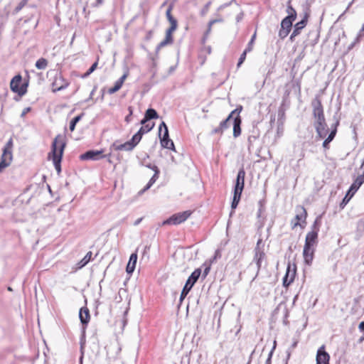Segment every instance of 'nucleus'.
Wrapping results in <instances>:
<instances>
[{
    "mask_svg": "<svg viewBox=\"0 0 364 364\" xmlns=\"http://www.w3.org/2000/svg\"><path fill=\"white\" fill-rule=\"evenodd\" d=\"M312 107L313 114L315 119L314 126L316 129L317 135L319 138H324L328 133V129L321 101L318 99H316L312 102Z\"/></svg>",
    "mask_w": 364,
    "mask_h": 364,
    "instance_id": "f257e3e1",
    "label": "nucleus"
},
{
    "mask_svg": "<svg viewBox=\"0 0 364 364\" xmlns=\"http://www.w3.org/2000/svg\"><path fill=\"white\" fill-rule=\"evenodd\" d=\"M65 146V142L64 137L62 135H58L52 143V150L50 154V157L52 158L55 168L58 173L61 171L60 161Z\"/></svg>",
    "mask_w": 364,
    "mask_h": 364,
    "instance_id": "f03ea898",
    "label": "nucleus"
},
{
    "mask_svg": "<svg viewBox=\"0 0 364 364\" xmlns=\"http://www.w3.org/2000/svg\"><path fill=\"white\" fill-rule=\"evenodd\" d=\"M13 146H14L13 139H12V138H10L3 149V153H2V155L1 157V161H0V173L2 171V170L4 168L8 167L12 161Z\"/></svg>",
    "mask_w": 364,
    "mask_h": 364,
    "instance_id": "7ed1b4c3",
    "label": "nucleus"
},
{
    "mask_svg": "<svg viewBox=\"0 0 364 364\" xmlns=\"http://www.w3.org/2000/svg\"><path fill=\"white\" fill-rule=\"evenodd\" d=\"M320 217L316 218L311 226V231L307 233L305 239L306 246L315 247L318 242V232L320 227Z\"/></svg>",
    "mask_w": 364,
    "mask_h": 364,
    "instance_id": "20e7f679",
    "label": "nucleus"
},
{
    "mask_svg": "<svg viewBox=\"0 0 364 364\" xmlns=\"http://www.w3.org/2000/svg\"><path fill=\"white\" fill-rule=\"evenodd\" d=\"M201 274V269L198 268L195 269L192 274L190 275L188 279H187L185 286L181 291L180 296V300L183 301V299L186 296L188 292L191 291L195 283L198 279L200 275Z\"/></svg>",
    "mask_w": 364,
    "mask_h": 364,
    "instance_id": "39448f33",
    "label": "nucleus"
},
{
    "mask_svg": "<svg viewBox=\"0 0 364 364\" xmlns=\"http://www.w3.org/2000/svg\"><path fill=\"white\" fill-rule=\"evenodd\" d=\"M22 77L21 75H16L14 76L11 82H10V88L11 90L17 93L20 96H23L26 93L27 91V83H24L20 86V84L21 82Z\"/></svg>",
    "mask_w": 364,
    "mask_h": 364,
    "instance_id": "423d86ee",
    "label": "nucleus"
},
{
    "mask_svg": "<svg viewBox=\"0 0 364 364\" xmlns=\"http://www.w3.org/2000/svg\"><path fill=\"white\" fill-rule=\"evenodd\" d=\"M191 211H184L173 215L171 217L162 223L163 225H178L186 221L191 215Z\"/></svg>",
    "mask_w": 364,
    "mask_h": 364,
    "instance_id": "0eeeda50",
    "label": "nucleus"
},
{
    "mask_svg": "<svg viewBox=\"0 0 364 364\" xmlns=\"http://www.w3.org/2000/svg\"><path fill=\"white\" fill-rule=\"evenodd\" d=\"M296 265L289 264L287 267L286 274L283 278V286L288 287L293 282L296 275Z\"/></svg>",
    "mask_w": 364,
    "mask_h": 364,
    "instance_id": "6e6552de",
    "label": "nucleus"
},
{
    "mask_svg": "<svg viewBox=\"0 0 364 364\" xmlns=\"http://www.w3.org/2000/svg\"><path fill=\"white\" fill-rule=\"evenodd\" d=\"M139 144V142H136L133 141V137L130 141H128L124 144H119L118 141H114L111 148L114 149L116 151H129L134 149V148Z\"/></svg>",
    "mask_w": 364,
    "mask_h": 364,
    "instance_id": "1a4fd4ad",
    "label": "nucleus"
},
{
    "mask_svg": "<svg viewBox=\"0 0 364 364\" xmlns=\"http://www.w3.org/2000/svg\"><path fill=\"white\" fill-rule=\"evenodd\" d=\"M254 252L255 255L252 259V262H255L256 264L257 272L253 279H255L258 276L260 269L262 267V262L265 258V253L261 248H257V250H255Z\"/></svg>",
    "mask_w": 364,
    "mask_h": 364,
    "instance_id": "9d476101",
    "label": "nucleus"
},
{
    "mask_svg": "<svg viewBox=\"0 0 364 364\" xmlns=\"http://www.w3.org/2000/svg\"><path fill=\"white\" fill-rule=\"evenodd\" d=\"M103 151L102 150H90L80 156L81 160H92L96 161L103 158Z\"/></svg>",
    "mask_w": 364,
    "mask_h": 364,
    "instance_id": "9b49d317",
    "label": "nucleus"
},
{
    "mask_svg": "<svg viewBox=\"0 0 364 364\" xmlns=\"http://www.w3.org/2000/svg\"><path fill=\"white\" fill-rule=\"evenodd\" d=\"M146 166L148 167L149 168L152 169L154 171V174L151 178L146 186L139 192V195L143 194L146 191L149 189L151 187V186L156 182V179L159 178V170L156 166L148 164Z\"/></svg>",
    "mask_w": 364,
    "mask_h": 364,
    "instance_id": "f8f14e48",
    "label": "nucleus"
},
{
    "mask_svg": "<svg viewBox=\"0 0 364 364\" xmlns=\"http://www.w3.org/2000/svg\"><path fill=\"white\" fill-rule=\"evenodd\" d=\"M296 215L294 218L295 222L292 220V228H296L299 225L300 220H305L307 216L306 210V209L302 206H297L296 208Z\"/></svg>",
    "mask_w": 364,
    "mask_h": 364,
    "instance_id": "ddd939ff",
    "label": "nucleus"
},
{
    "mask_svg": "<svg viewBox=\"0 0 364 364\" xmlns=\"http://www.w3.org/2000/svg\"><path fill=\"white\" fill-rule=\"evenodd\" d=\"M245 171L243 168L239 170L236 178L234 191L242 193L245 185Z\"/></svg>",
    "mask_w": 364,
    "mask_h": 364,
    "instance_id": "4468645a",
    "label": "nucleus"
},
{
    "mask_svg": "<svg viewBox=\"0 0 364 364\" xmlns=\"http://www.w3.org/2000/svg\"><path fill=\"white\" fill-rule=\"evenodd\" d=\"M308 15L305 14L303 19L294 25V31L290 36V40L294 41V38L297 36L301 31L306 26L307 23Z\"/></svg>",
    "mask_w": 364,
    "mask_h": 364,
    "instance_id": "2eb2a0df",
    "label": "nucleus"
},
{
    "mask_svg": "<svg viewBox=\"0 0 364 364\" xmlns=\"http://www.w3.org/2000/svg\"><path fill=\"white\" fill-rule=\"evenodd\" d=\"M159 137L162 147L175 151L174 144L173 141L169 139L168 127H166L163 136L161 137L160 135Z\"/></svg>",
    "mask_w": 364,
    "mask_h": 364,
    "instance_id": "dca6fc26",
    "label": "nucleus"
},
{
    "mask_svg": "<svg viewBox=\"0 0 364 364\" xmlns=\"http://www.w3.org/2000/svg\"><path fill=\"white\" fill-rule=\"evenodd\" d=\"M330 356L324 350V346H321L316 354V364H328Z\"/></svg>",
    "mask_w": 364,
    "mask_h": 364,
    "instance_id": "f3484780",
    "label": "nucleus"
},
{
    "mask_svg": "<svg viewBox=\"0 0 364 364\" xmlns=\"http://www.w3.org/2000/svg\"><path fill=\"white\" fill-rule=\"evenodd\" d=\"M154 127V123H148L144 126H142L139 130L133 136V141L136 142H139L141 139L142 136L150 132L153 127Z\"/></svg>",
    "mask_w": 364,
    "mask_h": 364,
    "instance_id": "a211bd4d",
    "label": "nucleus"
},
{
    "mask_svg": "<svg viewBox=\"0 0 364 364\" xmlns=\"http://www.w3.org/2000/svg\"><path fill=\"white\" fill-rule=\"evenodd\" d=\"M241 109H242V107H240V109L238 108V111L236 113L237 115L234 116V117H233V136L235 138L239 136L241 134V128H240L241 119L239 116V114H240Z\"/></svg>",
    "mask_w": 364,
    "mask_h": 364,
    "instance_id": "6ab92c4d",
    "label": "nucleus"
},
{
    "mask_svg": "<svg viewBox=\"0 0 364 364\" xmlns=\"http://www.w3.org/2000/svg\"><path fill=\"white\" fill-rule=\"evenodd\" d=\"M314 247L306 246L304 247L303 256L305 262L308 265H311L314 259Z\"/></svg>",
    "mask_w": 364,
    "mask_h": 364,
    "instance_id": "aec40b11",
    "label": "nucleus"
},
{
    "mask_svg": "<svg viewBox=\"0 0 364 364\" xmlns=\"http://www.w3.org/2000/svg\"><path fill=\"white\" fill-rule=\"evenodd\" d=\"M364 183V174L361 173L357 176L353 184L350 187V192L355 193L361 185Z\"/></svg>",
    "mask_w": 364,
    "mask_h": 364,
    "instance_id": "412c9836",
    "label": "nucleus"
},
{
    "mask_svg": "<svg viewBox=\"0 0 364 364\" xmlns=\"http://www.w3.org/2000/svg\"><path fill=\"white\" fill-rule=\"evenodd\" d=\"M79 317L83 325H87L90 318L89 309L86 307L81 308L79 312Z\"/></svg>",
    "mask_w": 364,
    "mask_h": 364,
    "instance_id": "4be33fe9",
    "label": "nucleus"
},
{
    "mask_svg": "<svg viewBox=\"0 0 364 364\" xmlns=\"http://www.w3.org/2000/svg\"><path fill=\"white\" fill-rule=\"evenodd\" d=\"M136 261H137V254L132 253L130 255L129 262L127 265L126 270L128 274H132L134 271Z\"/></svg>",
    "mask_w": 364,
    "mask_h": 364,
    "instance_id": "5701e85b",
    "label": "nucleus"
},
{
    "mask_svg": "<svg viewBox=\"0 0 364 364\" xmlns=\"http://www.w3.org/2000/svg\"><path fill=\"white\" fill-rule=\"evenodd\" d=\"M286 12L287 13V16H286V18H289L291 20H294L296 19V12L295 11V9L291 6V1H288L287 2V10H286Z\"/></svg>",
    "mask_w": 364,
    "mask_h": 364,
    "instance_id": "b1692460",
    "label": "nucleus"
},
{
    "mask_svg": "<svg viewBox=\"0 0 364 364\" xmlns=\"http://www.w3.org/2000/svg\"><path fill=\"white\" fill-rule=\"evenodd\" d=\"M238 111V108H236L235 109H234L233 111H232L230 112V114H229V116L227 117V119H225V120L222 121L220 124V129H226L228 127V123L230 121V119L234 117V116L236 114V113Z\"/></svg>",
    "mask_w": 364,
    "mask_h": 364,
    "instance_id": "393cba45",
    "label": "nucleus"
},
{
    "mask_svg": "<svg viewBox=\"0 0 364 364\" xmlns=\"http://www.w3.org/2000/svg\"><path fill=\"white\" fill-rule=\"evenodd\" d=\"M294 21L285 17L281 22V28L290 31Z\"/></svg>",
    "mask_w": 364,
    "mask_h": 364,
    "instance_id": "a878e982",
    "label": "nucleus"
},
{
    "mask_svg": "<svg viewBox=\"0 0 364 364\" xmlns=\"http://www.w3.org/2000/svg\"><path fill=\"white\" fill-rule=\"evenodd\" d=\"M145 117H146V119L150 120L152 119H157L159 115L155 109L149 108L146 110Z\"/></svg>",
    "mask_w": 364,
    "mask_h": 364,
    "instance_id": "bb28decb",
    "label": "nucleus"
},
{
    "mask_svg": "<svg viewBox=\"0 0 364 364\" xmlns=\"http://www.w3.org/2000/svg\"><path fill=\"white\" fill-rule=\"evenodd\" d=\"M242 193L234 191L233 199L231 204L232 209H235L240 200Z\"/></svg>",
    "mask_w": 364,
    "mask_h": 364,
    "instance_id": "cd10ccee",
    "label": "nucleus"
},
{
    "mask_svg": "<svg viewBox=\"0 0 364 364\" xmlns=\"http://www.w3.org/2000/svg\"><path fill=\"white\" fill-rule=\"evenodd\" d=\"M354 194L355 193H353V192H350L349 189L347 193L346 194L345 197L343 198V200L341 201L340 207L341 208H343L347 205V203L349 202V200L353 196Z\"/></svg>",
    "mask_w": 364,
    "mask_h": 364,
    "instance_id": "c85d7f7f",
    "label": "nucleus"
},
{
    "mask_svg": "<svg viewBox=\"0 0 364 364\" xmlns=\"http://www.w3.org/2000/svg\"><path fill=\"white\" fill-rule=\"evenodd\" d=\"M91 257H92V252H88L85 255V256L78 263L79 267L81 268V267H83L84 266H85L90 262Z\"/></svg>",
    "mask_w": 364,
    "mask_h": 364,
    "instance_id": "c756f323",
    "label": "nucleus"
},
{
    "mask_svg": "<svg viewBox=\"0 0 364 364\" xmlns=\"http://www.w3.org/2000/svg\"><path fill=\"white\" fill-rule=\"evenodd\" d=\"M48 65V61L45 58H40L36 63V67L39 70H44Z\"/></svg>",
    "mask_w": 364,
    "mask_h": 364,
    "instance_id": "7c9ffc66",
    "label": "nucleus"
},
{
    "mask_svg": "<svg viewBox=\"0 0 364 364\" xmlns=\"http://www.w3.org/2000/svg\"><path fill=\"white\" fill-rule=\"evenodd\" d=\"M84 115L83 113L76 116L74 117L70 123V130L71 132L74 131L76 124L82 119V116Z\"/></svg>",
    "mask_w": 364,
    "mask_h": 364,
    "instance_id": "2f4dec72",
    "label": "nucleus"
},
{
    "mask_svg": "<svg viewBox=\"0 0 364 364\" xmlns=\"http://www.w3.org/2000/svg\"><path fill=\"white\" fill-rule=\"evenodd\" d=\"M97 67V62L94 63L88 70L82 75V77H88L92 72L95 70Z\"/></svg>",
    "mask_w": 364,
    "mask_h": 364,
    "instance_id": "473e14b6",
    "label": "nucleus"
},
{
    "mask_svg": "<svg viewBox=\"0 0 364 364\" xmlns=\"http://www.w3.org/2000/svg\"><path fill=\"white\" fill-rule=\"evenodd\" d=\"M122 85L119 82L116 81L114 87L109 88V90H108V92L109 94H113V93L117 92L122 87Z\"/></svg>",
    "mask_w": 364,
    "mask_h": 364,
    "instance_id": "72a5a7b5",
    "label": "nucleus"
},
{
    "mask_svg": "<svg viewBox=\"0 0 364 364\" xmlns=\"http://www.w3.org/2000/svg\"><path fill=\"white\" fill-rule=\"evenodd\" d=\"M255 38H256V33H255L253 34V36H252L250 42L248 43L247 46L245 48L246 51H249V52L252 51V50L253 48V44H254V41L255 40Z\"/></svg>",
    "mask_w": 364,
    "mask_h": 364,
    "instance_id": "f704fd0d",
    "label": "nucleus"
},
{
    "mask_svg": "<svg viewBox=\"0 0 364 364\" xmlns=\"http://www.w3.org/2000/svg\"><path fill=\"white\" fill-rule=\"evenodd\" d=\"M358 231L360 232V235L364 234V219H361L358 222L357 224Z\"/></svg>",
    "mask_w": 364,
    "mask_h": 364,
    "instance_id": "c9c22d12",
    "label": "nucleus"
},
{
    "mask_svg": "<svg viewBox=\"0 0 364 364\" xmlns=\"http://www.w3.org/2000/svg\"><path fill=\"white\" fill-rule=\"evenodd\" d=\"M247 53H249V51H246V50H245L243 53L241 54L237 63V67H240L243 63L246 58V55Z\"/></svg>",
    "mask_w": 364,
    "mask_h": 364,
    "instance_id": "e433bc0d",
    "label": "nucleus"
},
{
    "mask_svg": "<svg viewBox=\"0 0 364 364\" xmlns=\"http://www.w3.org/2000/svg\"><path fill=\"white\" fill-rule=\"evenodd\" d=\"M289 33V30L284 29V28H281V29L279 31V36L282 39H284V38H286L288 36Z\"/></svg>",
    "mask_w": 364,
    "mask_h": 364,
    "instance_id": "4c0bfd02",
    "label": "nucleus"
},
{
    "mask_svg": "<svg viewBox=\"0 0 364 364\" xmlns=\"http://www.w3.org/2000/svg\"><path fill=\"white\" fill-rule=\"evenodd\" d=\"M27 4V0H22L19 4L16 7L14 11L15 13H18V11H20L23 7L24 6Z\"/></svg>",
    "mask_w": 364,
    "mask_h": 364,
    "instance_id": "58836bf2",
    "label": "nucleus"
},
{
    "mask_svg": "<svg viewBox=\"0 0 364 364\" xmlns=\"http://www.w3.org/2000/svg\"><path fill=\"white\" fill-rule=\"evenodd\" d=\"M338 124V122H337L335 125H334V127L333 129H332L331 133L329 134L328 136L332 138L333 139H334L336 134V132H337V126Z\"/></svg>",
    "mask_w": 364,
    "mask_h": 364,
    "instance_id": "ea45409f",
    "label": "nucleus"
},
{
    "mask_svg": "<svg viewBox=\"0 0 364 364\" xmlns=\"http://www.w3.org/2000/svg\"><path fill=\"white\" fill-rule=\"evenodd\" d=\"M168 44H171V43H170V42H168V41H166V40H165V39H164V40H163V41H161V42L158 45V46L156 47V52H159V50L161 48H163V47H164V46H167V45H168Z\"/></svg>",
    "mask_w": 364,
    "mask_h": 364,
    "instance_id": "a19ab883",
    "label": "nucleus"
},
{
    "mask_svg": "<svg viewBox=\"0 0 364 364\" xmlns=\"http://www.w3.org/2000/svg\"><path fill=\"white\" fill-rule=\"evenodd\" d=\"M168 44H171V43H170V42H168V41H166V40H165V39H164V40H163V41H161V42L158 45V46L156 47V52H159V50L161 48H163V47H164V46H167V45H168Z\"/></svg>",
    "mask_w": 364,
    "mask_h": 364,
    "instance_id": "79ce46f5",
    "label": "nucleus"
},
{
    "mask_svg": "<svg viewBox=\"0 0 364 364\" xmlns=\"http://www.w3.org/2000/svg\"><path fill=\"white\" fill-rule=\"evenodd\" d=\"M217 21H218V20H216V19H215V20H211V21H209V23H208V29H207V31L205 32V36H208V35L210 33V32L211 31V27H212V26H213L215 23H216Z\"/></svg>",
    "mask_w": 364,
    "mask_h": 364,
    "instance_id": "37998d69",
    "label": "nucleus"
},
{
    "mask_svg": "<svg viewBox=\"0 0 364 364\" xmlns=\"http://www.w3.org/2000/svg\"><path fill=\"white\" fill-rule=\"evenodd\" d=\"M217 21H218V20H216V19H215V20H211V21H209V23H208V29H207V31L205 32V36H208V35L210 33V32L211 31V27H212V26H213L215 23H216Z\"/></svg>",
    "mask_w": 364,
    "mask_h": 364,
    "instance_id": "c03bdc74",
    "label": "nucleus"
},
{
    "mask_svg": "<svg viewBox=\"0 0 364 364\" xmlns=\"http://www.w3.org/2000/svg\"><path fill=\"white\" fill-rule=\"evenodd\" d=\"M217 21H218V20H216V19H215V20H211V21H209V23H208V29H207V31L205 32V36H208V35L210 33V32L211 31V27H212V26H213L215 23H216Z\"/></svg>",
    "mask_w": 364,
    "mask_h": 364,
    "instance_id": "a18cd8bd",
    "label": "nucleus"
},
{
    "mask_svg": "<svg viewBox=\"0 0 364 364\" xmlns=\"http://www.w3.org/2000/svg\"><path fill=\"white\" fill-rule=\"evenodd\" d=\"M170 24H171V26L173 27V28H177V21L176 18H171V20L168 21Z\"/></svg>",
    "mask_w": 364,
    "mask_h": 364,
    "instance_id": "49530a36",
    "label": "nucleus"
},
{
    "mask_svg": "<svg viewBox=\"0 0 364 364\" xmlns=\"http://www.w3.org/2000/svg\"><path fill=\"white\" fill-rule=\"evenodd\" d=\"M221 257L220 252L219 250H217L215 252V255L211 260V262H213L214 260L217 259L218 258H220Z\"/></svg>",
    "mask_w": 364,
    "mask_h": 364,
    "instance_id": "de8ad7c7",
    "label": "nucleus"
},
{
    "mask_svg": "<svg viewBox=\"0 0 364 364\" xmlns=\"http://www.w3.org/2000/svg\"><path fill=\"white\" fill-rule=\"evenodd\" d=\"M164 39L166 40V41H168L171 43H172V42H173L172 34L166 33V37Z\"/></svg>",
    "mask_w": 364,
    "mask_h": 364,
    "instance_id": "09e8293b",
    "label": "nucleus"
},
{
    "mask_svg": "<svg viewBox=\"0 0 364 364\" xmlns=\"http://www.w3.org/2000/svg\"><path fill=\"white\" fill-rule=\"evenodd\" d=\"M171 9L169 8V9H167V11L166 12V17L168 18V21L171 20V18H173V17L171 15Z\"/></svg>",
    "mask_w": 364,
    "mask_h": 364,
    "instance_id": "8fccbe9b",
    "label": "nucleus"
},
{
    "mask_svg": "<svg viewBox=\"0 0 364 364\" xmlns=\"http://www.w3.org/2000/svg\"><path fill=\"white\" fill-rule=\"evenodd\" d=\"M162 127L164 128V131L166 130V127H167V126H166V124H165L164 122H162L161 124L159 126V136L161 135Z\"/></svg>",
    "mask_w": 364,
    "mask_h": 364,
    "instance_id": "3c124183",
    "label": "nucleus"
},
{
    "mask_svg": "<svg viewBox=\"0 0 364 364\" xmlns=\"http://www.w3.org/2000/svg\"><path fill=\"white\" fill-rule=\"evenodd\" d=\"M363 36H364V25L363 26V27L361 28L358 33V35L357 36V41H359V38L362 37Z\"/></svg>",
    "mask_w": 364,
    "mask_h": 364,
    "instance_id": "603ef678",
    "label": "nucleus"
},
{
    "mask_svg": "<svg viewBox=\"0 0 364 364\" xmlns=\"http://www.w3.org/2000/svg\"><path fill=\"white\" fill-rule=\"evenodd\" d=\"M210 269V265L205 267V268L203 270V277H205L208 274Z\"/></svg>",
    "mask_w": 364,
    "mask_h": 364,
    "instance_id": "864d4df0",
    "label": "nucleus"
},
{
    "mask_svg": "<svg viewBox=\"0 0 364 364\" xmlns=\"http://www.w3.org/2000/svg\"><path fill=\"white\" fill-rule=\"evenodd\" d=\"M277 134H279V136L282 135V134H283V125H282V124L281 125L278 126Z\"/></svg>",
    "mask_w": 364,
    "mask_h": 364,
    "instance_id": "5fc2aeb1",
    "label": "nucleus"
},
{
    "mask_svg": "<svg viewBox=\"0 0 364 364\" xmlns=\"http://www.w3.org/2000/svg\"><path fill=\"white\" fill-rule=\"evenodd\" d=\"M210 4V2H208V4H206V5L205 6V8L201 11V14L202 15H205V14L206 11H208V9L209 8Z\"/></svg>",
    "mask_w": 364,
    "mask_h": 364,
    "instance_id": "6e6d98bb",
    "label": "nucleus"
},
{
    "mask_svg": "<svg viewBox=\"0 0 364 364\" xmlns=\"http://www.w3.org/2000/svg\"><path fill=\"white\" fill-rule=\"evenodd\" d=\"M127 77V75L126 74H124L118 80L117 82H119L122 85H123L124 83V80L126 79Z\"/></svg>",
    "mask_w": 364,
    "mask_h": 364,
    "instance_id": "4d7b16f0",
    "label": "nucleus"
},
{
    "mask_svg": "<svg viewBox=\"0 0 364 364\" xmlns=\"http://www.w3.org/2000/svg\"><path fill=\"white\" fill-rule=\"evenodd\" d=\"M30 110H31V108H30V107H26V108L23 110V112H22V113H21V117H24V116H25V115H26V114H27Z\"/></svg>",
    "mask_w": 364,
    "mask_h": 364,
    "instance_id": "13d9d810",
    "label": "nucleus"
},
{
    "mask_svg": "<svg viewBox=\"0 0 364 364\" xmlns=\"http://www.w3.org/2000/svg\"><path fill=\"white\" fill-rule=\"evenodd\" d=\"M103 3V0H96L92 6L97 7Z\"/></svg>",
    "mask_w": 364,
    "mask_h": 364,
    "instance_id": "bf43d9fd",
    "label": "nucleus"
},
{
    "mask_svg": "<svg viewBox=\"0 0 364 364\" xmlns=\"http://www.w3.org/2000/svg\"><path fill=\"white\" fill-rule=\"evenodd\" d=\"M272 356V352H270L269 353L268 358L266 360V364H271Z\"/></svg>",
    "mask_w": 364,
    "mask_h": 364,
    "instance_id": "052dcab7",
    "label": "nucleus"
},
{
    "mask_svg": "<svg viewBox=\"0 0 364 364\" xmlns=\"http://www.w3.org/2000/svg\"><path fill=\"white\" fill-rule=\"evenodd\" d=\"M176 30V28H173L172 26H170L168 29H167L166 32L167 33L172 34L173 32H174Z\"/></svg>",
    "mask_w": 364,
    "mask_h": 364,
    "instance_id": "680f3d73",
    "label": "nucleus"
},
{
    "mask_svg": "<svg viewBox=\"0 0 364 364\" xmlns=\"http://www.w3.org/2000/svg\"><path fill=\"white\" fill-rule=\"evenodd\" d=\"M358 328L361 331H364V321L360 323Z\"/></svg>",
    "mask_w": 364,
    "mask_h": 364,
    "instance_id": "e2e57ef3",
    "label": "nucleus"
},
{
    "mask_svg": "<svg viewBox=\"0 0 364 364\" xmlns=\"http://www.w3.org/2000/svg\"><path fill=\"white\" fill-rule=\"evenodd\" d=\"M143 220L142 218H138L136 220H135V222L134 223V226H136L138 225L141 222V220Z\"/></svg>",
    "mask_w": 364,
    "mask_h": 364,
    "instance_id": "0e129e2a",
    "label": "nucleus"
},
{
    "mask_svg": "<svg viewBox=\"0 0 364 364\" xmlns=\"http://www.w3.org/2000/svg\"><path fill=\"white\" fill-rule=\"evenodd\" d=\"M262 242V239L258 240L255 250H257V248H260V245H261Z\"/></svg>",
    "mask_w": 364,
    "mask_h": 364,
    "instance_id": "69168bd1",
    "label": "nucleus"
},
{
    "mask_svg": "<svg viewBox=\"0 0 364 364\" xmlns=\"http://www.w3.org/2000/svg\"><path fill=\"white\" fill-rule=\"evenodd\" d=\"M328 142L326 140H324V141L323 142V147L324 149H328Z\"/></svg>",
    "mask_w": 364,
    "mask_h": 364,
    "instance_id": "338daca9",
    "label": "nucleus"
},
{
    "mask_svg": "<svg viewBox=\"0 0 364 364\" xmlns=\"http://www.w3.org/2000/svg\"><path fill=\"white\" fill-rule=\"evenodd\" d=\"M147 121H149V119H146V117L144 116V118L141 121V124L144 126V125L146 124V122Z\"/></svg>",
    "mask_w": 364,
    "mask_h": 364,
    "instance_id": "774afa93",
    "label": "nucleus"
}]
</instances>
